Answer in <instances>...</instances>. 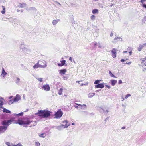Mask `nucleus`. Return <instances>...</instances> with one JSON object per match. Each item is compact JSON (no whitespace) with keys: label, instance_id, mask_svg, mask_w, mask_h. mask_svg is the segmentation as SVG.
I'll return each mask as SVG.
<instances>
[{"label":"nucleus","instance_id":"obj_1","mask_svg":"<svg viewBox=\"0 0 146 146\" xmlns=\"http://www.w3.org/2000/svg\"><path fill=\"white\" fill-rule=\"evenodd\" d=\"M52 113L48 110H38L36 114L38 115V116L41 118H46L51 115L50 113Z\"/></svg>","mask_w":146,"mask_h":146},{"label":"nucleus","instance_id":"obj_2","mask_svg":"<svg viewBox=\"0 0 146 146\" xmlns=\"http://www.w3.org/2000/svg\"><path fill=\"white\" fill-rule=\"evenodd\" d=\"M32 121L27 118L19 119L18 121L16 123H18L20 125H29L31 122Z\"/></svg>","mask_w":146,"mask_h":146},{"label":"nucleus","instance_id":"obj_3","mask_svg":"<svg viewBox=\"0 0 146 146\" xmlns=\"http://www.w3.org/2000/svg\"><path fill=\"white\" fill-rule=\"evenodd\" d=\"M14 119V117H12L9 120H4L2 122V124L3 125V127H6L7 129L8 126L11 123L15 121Z\"/></svg>","mask_w":146,"mask_h":146},{"label":"nucleus","instance_id":"obj_4","mask_svg":"<svg viewBox=\"0 0 146 146\" xmlns=\"http://www.w3.org/2000/svg\"><path fill=\"white\" fill-rule=\"evenodd\" d=\"M40 62H42L44 65H42V63L41 64H39V62L38 61L36 64L33 66V68L34 69H36L39 67L44 68H45L47 66V64L46 61H40Z\"/></svg>","mask_w":146,"mask_h":146},{"label":"nucleus","instance_id":"obj_5","mask_svg":"<svg viewBox=\"0 0 146 146\" xmlns=\"http://www.w3.org/2000/svg\"><path fill=\"white\" fill-rule=\"evenodd\" d=\"M63 113L61 111L60 109H59L58 110L57 112L55 113V116L56 118H60L62 115Z\"/></svg>","mask_w":146,"mask_h":146},{"label":"nucleus","instance_id":"obj_6","mask_svg":"<svg viewBox=\"0 0 146 146\" xmlns=\"http://www.w3.org/2000/svg\"><path fill=\"white\" fill-rule=\"evenodd\" d=\"M24 45V44H22L20 46V50L23 51L25 52H26L27 53H29L31 51V50L30 49L27 48L24 46H23Z\"/></svg>","mask_w":146,"mask_h":146},{"label":"nucleus","instance_id":"obj_7","mask_svg":"<svg viewBox=\"0 0 146 146\" xmlns=\"http://www.w3.org/2000/svg\"><path fill=\"white\" fill-rule=\"evenodd\" d=\"M42 89H44V90L46 91H49L50 90V87L49 85L48 84H46L43 85L42 87Z\"/></svg>","mask_w":146,"mask_h":146},{"label":"nucleus","instance_id":"obj_8","mask_svg":"<svg viewBox=\"0 0 146 146\" xmlns=\"http://www.w3.org/2000/svg\"><path fill=\"white\" fill-rule=\"evenodd\" d=\"M104 83H102L100 84H98L95 85V87L96 88H103L104 87Z\"/></svg>","mask_w":146,"mask_h":146},{"label":"nucleus","instance_id":"obj_9","mask_svg":"<svg viewBox=\"0 0 146 146\" xmlns=\"http://www.w3.org/2000/svg\"><path fill=\"white\" fill-rule=\"evenodd\" d=\"M7 74V73L5 72L4 69L3 68H2V71L1 72V76L3 77V78H4L6 77V75Z\"/></svg>","mask_w":146,"mask_h":146},{"label":"nucleus","instance_id":"obj_10","mask_svg":"<svg viewBox=\"0 0 146 146\" xmlns=\"http://www.w3.org/2000/svg\"><path fill=\"white\" fill-rule=\"evenodd\" d=\"M7 130L6 127L3 126H0V134L4 133Z\"/></svg>","mask_w":146,"mask_h":146},{"label":"nucleus","instance_id":"obj_11","mask_svg":"<svg viewBox=\"0 0 146 146\" xmlns=\"http://www.w3.org/2000/svg\"><path fill=\"white\" fill-rule=\"evenodd\" d=\"M21 99L20 96L18 95H16V97L13 99V101L17 102Z\"/></svg>","mask_w":146,"mask_h":146},{"label":"nucleus","instance_id":"obj_12","mask_svg":"<svg viewBox=\"0 0 146 146\" xmlns=\"http://www.w3.org/2000/svg\"><path fill=\"white\" fill-rule=\"evenodd\" d=\"M112 54V57L113 58H115L116 56V49L115 48H113L111 51Z\"/></svg>","mask_w":146,"mask_h":146},{"label":"nucleus","instance_id":"obj_13","mask_svg":"<svg viewBox=\"0 0 146 146\" xmlns=\"http://www.w3.org/2000/svg\"><path fill=\"white\" fill-rule=\"evenodd\" d=\"M66 60H64L60 61L61 63H58V65L60 67L62 66L65 64Z\"/></svg>","mask_w":146,"mask_h":146},{"label":"nucleus","instance_id":"obj_14","mask_svg":"<svg viewBox=\"0 0 146 146\" xmlns=\"http://www.w3.org/2000/svg\"><path fill=\"white\" fill-rule=\"evenodd\" d=\"M59 73L60 74H64L66 72V69H61L59 71Z\"/></svg>","mask_w":146,"mask_h":146},{"label":"nucleus","instance_id":"obj_15","mask_svg":"<svg viewBox=\"0 0 146 146\" xmlns=\"http://www.w3.org/2000/svg\"><path fill=\"white\" fill-rule=\"evenodd\" d=\"M63 123L65 124V125H63L64 126H63L64 128H67L70 125V124L68 125V121L67 120H64L63 121Z\"/></svg>","mask_w":146,"mask_h":146},{"label":"nucleus","instance_id":"obj_16","mask_svg":"<svg viewBox=\"0 0 146 146\" xmlns=\"http://www.w3.org/2000/svg\"><path fill=\"white\" fill-rule=\"evenodd\" d=\"M63 126H64L63 125H62L61 126H56L55 127L56 129L60 131L63 128H64Z\"/></svg>","mask_w":146,"mask_h":146},{"label":"nucleus","instance_id":"obj_17","mask_svg":"<svg viewBox=\"0 0 146 146\" xmlns=\"http://www.w3.org/2000/svg\"><path fill=\"white\" fill-rule=\"evenodd\" d=\"M110 81L111 82V84L112 86H114L117 82V80H111Z\"/></svg>","mask_w":146,"mask_h":146},{"label":"nucleus","instance_id":"obj_18","mask_svg":"<svg viewBox=\"0 0 146 146\" xmlns=\"http://www.w3.org/2000/svg\"><path fill=\"white\" fill-rule=\"evenodd\" d=\"M60 21V20L59 19L57 20H54L52 21V24L53 25H56L57 23Z\"/></svg>","mask_w":146,"mask_h":146},{"label":"nucleus","instance_id":"obj_19","mask_svg":"<svg viewBox=\"0 0 146 146\" xmlns=\"http://www.w3.org/2000/svg\"><path fill=\"white\" fill-rule=\"evenodd\" d=\"M144 47L143 45L140 44L139 47L137 48V49L139 51H140Z\"/></svg>","mask_w":146,"mask_h":146},{"label":"nucleus","instance_id":"obj_20","mask_svg":"<svg viewBox=\"0 0 146 146\" xmlns=\"http://www.w3.org/2000/svg\"><path fill=\"white\" fill-rule=\"evenodd\" d=\"M3 111L4 112H5L7 113H11V111L9 110L6 109L5 108H3Z\"/></svg>","mask_w":146,"mask_h":146},{"label":"nucleus","instance_id":"obj_21","mask_svg":"<svg viewBox=\"0 0 146 146\" xmlns=\"http://www.w3.org/2000/svg\"><path fill=\"white\" fill-rule=\"evenodd\" d=\"M3 99L1 97H0V108H2V106L3 104V101H2Z\"/></svg>","mask_w":146,"mask_h":146},{"label":"nucleus","instance_id":"obj_22","mask_svg":"<svg viewBox=\"0 0 146 146\" xmlns=\"http://www.w3.org/2000/svg\"><path fill=\"white\" fill-rule=\"evenodd\" d=\"M95 94V93H90L88 95V97L89 98H92Z\"/></svg>","mask_w":146,"mask_h":146},{"label":"nucleus","instance_id":"obj_23","mask_svg":"<svg viewBox=\"0 0 146 146\" xmlns=\"http://www.w3.org/2000/svg\"><path fill=\"white\" fill-rule=\"evenodd\" d=\"M26 4L25 3H23L22 4L20 3L19 4V7L21 8H23L26 6Z\"/></svg>","mask_w":146,"mask_h":146},{"label":"nucleus","instance_id":"obj_24","mask_svg":"<svg viewBox=\"0 0 146 146\" xmlns=\"http://www.w3.org/2000/svg\"><path fill=\"white\" fill-rule=\"evenodd\" d=\"M92 13L93 14H95L98 13V10L97 9H94L92 10Z\"/></svg>","mask_w":146,"mask_h":146},{"label":"nucleus","instance_id":"obj_25","mask_svg":"<svg viewBox=\"0 0 146 146\" xmlns=\"http://www.w3.org/2000/svg\"><path fill=\"white\" fill-rule=\"evenodd\" d=\"M20 79L18 78L17 77L16 79L15 80V82L17 84H19L20 83Z\"/></svg>","mask_w":146,"mask_h":146},{"label":"nucleus","instance_id":"obj_26","mask_svg":"<svg viewBox=\"0 0 146 146\" xmlns=\"http://www.w3.org/2000/svg\"><path fill=\"white\" fill-rule=\"evenodd\" d=\"M101 109L103 111L104 113H108L109 112L108 110V109H103V108H101Z\"/></svg>","mask_w":146,"mask_h":146},{"label":"nucleus","instance_id":"obj_27","mask_svg":"<svg viewBox=\"0 0 146 146\" xmlns=\"http://www.w3.org/2000/svg\"><path fill=\"white\" fill-rule=\"evenodd\" d=\"M109 73L111 77L116 78V77L112 73L111 71H110Z\"/></svg>","mask_w":146,"mask_h":146},{"label":"nucleus","instance_id":"obj_28","mask_svg":"<svg viewBox=\"0 0 146 146\" xmlns=\"http://www.w3.org/2000/svg\"><path fill=\"white\" fill-rule=\"evenodd\" d=\"M63 89L61 88L60 89L59 92H58V94L60 95H61L62 94Z\"/></svg>","mask_w":146,"mask_h":146},{"label":"nucleus","instance_id":"obj_29","mask_svg":"<svg viewBox=\"0 0 146 146\" xmlns=\"http://www.w3.org/2000/svg\"><path fill=\"white\" fill-rule=\"evenodd\" d=\"M23 114V113L22 112H21L20 113L18 114H15L14 115H16L17 116H22Z\"/></svg>","mask_w":146,"mask_h":146},{"label":"nucleus","instance_id":"obj_30","mask_svg":"<svg viewBox=\"0 0 146 146\" xmlns=\"http://www.w3.org/2000/svg\"><path fill=\"white\" fill-rule=\"evenodd\" d=\"M29 10H35L36 11V9L35 7H30L29 8Z\"/></svg>","mask_w":146,"mask_h":146},{"label":"nucleus","instance_id":"obj_31","mask_svg":"<svg viewBox=\"0 0 146 146\" xmlns=\"http://www.w3.org/2000/svg\"><path fill=\"white\" fill-rule=\"evenodd\" d=\"M36 79L40 82H41L42 81L43 78H36Z\"/></svg>","mask_w":146,"mask_h":146},{"label":"nucleus","instance_id":"obj_32","mask_svg":"<svg viewBox=\"0 0 146 146\" xmlns=\"http://www.w3.org/2000/svg\"><path fill=\"white\" fill-rule=\"evenodd\" d=\"M140 60H141L142 61V63H144V62L145 61V60H146V56L145 58H142Z\"/></svg>","mask_w":146,"mask_h":146},{"label":"nucleus","instance_id":"obj_33","mask_svg":"<svg viewBox=\"0 0 146 146\" xmlns=\"http://www.w3.org/2000/svg\"><path fill=\"white\" fill-rule=\"evenodd\" d=\"M6 144L8 146H12L13 145H11V143L9 142H6Z\"/></svg>","mask_w":146,"mask_h":146},{"label":"nucleus","instance_id":"obj_34","mask_svg":"<svg viewBox=\"0 0 146 146\" xmlns=\"http://www.w3.org/2000/svg\"><path fill=\"white\" fill-rule=\"evenodd\" d=\"M100 80H96L94 82V84H99V82H100Z\"/></svg>","mask_w":146,"mask_h":146},{"label":"nucleus","instance_id":"obj_35","mask_svg":"<svg viewBox=\"0 0 146 146\" xmlns=\"http://www.w3.org/2000/svg\"><path fill=\"white\" fill-rule=\"evenodd\" d=\"M35 146H40V143L38 142H35Z\"/></svg>","mask_w":146,"mask_h":146},{"label":"nucleus","instance_id":"obj_36","mask_svg":"<svg viewBox=\"0 0 146 146\" xmlns=\"http://www.w3.org/2000/svg\"><path fill=\"white\" fill-rule=\"evenodd\" d=\"M90 18L91 19L93 20H94L95 18V16L94 15H92L91 16Z\"/></svg>","mask_w":146,"mask_h":146},{"label":"nucleus","instance_id":"obj_37","mask_svg":"<svg viewBox=\"0 0 146 146\" xmlns=\"http://www.w3.org/2000/svg\"><path fill=\"white\" fill-rule=\"evenodd\" d=\"M44 133H42L39 135V137H40L44 138L45 137V136L44 135Z\"/></svg>","mask_w":146,"mask_h":146},{"label":"nucleus","instance_id":"obj_38","mask_svg":"<svg viewBox=\"0 0 146 146\" xmlns=\"http://www.w3.org/2000/svg\"><path fill=\"white\" fill-rule=\"evenodd\" d=\"M62 77L63 78V79L64 80H67L68 78V77L67 76H63Z\"/></svg>","mask_w":146,"mask_h":146},{"label":"nucleus","instance_id":"obj_39","mask_svg":"<svg viewBox=\"0 0 146 146\" xmlns=\"http://www.w3.org/2000/svg\"><path fill=\"white\" fill-rule=\"evenodd\" d=\"M131 94H127L125 96V98L126 99H127L128 97L130 96H131Z\"/></svg>","mask_w":146,"mask_h":146},{"label":"nucleus","instance_id":"obj_40","mask_svg":"<svg viewBox=\"0 0 146 146\" xmlns=\"http://www.w3.org/2000/svg\"><path fill=\"white\" fill-rule=\"evenodd\" d=\"M121 39V37H115L114 38V40H119Z\"/></svg>","mask_w":146,"mask_h":146},{"label":"nucleus","instance_id":"obj_41","mask_svg":"<svg viewBox=\"0 0 146 146\" xmlns=\"http://www.w3.org/2000/svg\"><path fill=\"white\" fill-rule=\"evenodd\" d=\"M99 45L98 46V47L99 48H103L104 47L102 46L99 43H98Z\"/></svg>","mask_w":146,"mask_h":146},{"label":"nucleus","instance_id":"obj_42","mask_svg":"<svg viewBox=\"0 0 146 146\" xmlns=\"http://www.w3.org/2000/svg\"><path fill=\"white\" fill-rule=\"evenodd\" d=\"M146 20V16H145L142 19V21L143 22H144Z\"/></svg>","mask_w":146,"mask_h":146},{"label":"nucleus","instance_id":"obj_43","mask_svg":"<svg viewBox=\"0 0 146 146\" xmlns=\"http://www.w3.org/2000/svg\"><path fill=\"white\" fill-rule=\"evenodd\" d=\"M5 8H3V10L1 11V12L2 14H4L5 13Z\"/></svg>","mask_w":146,"mask_h":146},{"label":"nucleus","instance_id":"obj_44","mask_svg":"<svg viewBox=\"0 0 146 146\" xmlns=\"http://www.w3.org/2000/svg\"><path fill=\"white\" fill-rule=\"evenodd\" d=\"M14 101H13V100H12L10 101L9 103V104H11L14 103Z\"/></svg>","mask_w":146,"mask_h":146},{"label":"nucleus","instance_id":"obj_45","mask_svg":"<svg viewBox=\"0 0 146 146\" xmlns=\"http://www.w3.org/2000/svg\"><path fill=\"white\" fill-rule=\"evenodd\" d=\"M13 146H22V145L21 143H19L17 145H13Z\"/></svg>","mask_w":146,"mask_h":146},{"label":"nucleus","instance_id":"obj_46","mask_svg":"<svg viewBox=\"0 0 146 146\" xmlns=\"http://www.w3.org/2000/svg\"><path fill=\"white\" fill-rule=\"evenodd\" d=\"M132 62H126V63H124V64H128L129 65H130L131 64Z\"/></svg>","mask_w":146,"mask_h":146},{"label":"nucleus","instance_id":"obj_47","mask_svg":"<svg viewBox=\"0 0 146 146\" xmlns=\"http://www.w3.org/2000/svg\"><path fill=\"white\" fill-rule=\"evenodd\" d=\"M122 83V81L121 80H119L118 82V84H121Z\"/></svg>","mask_w":146,"mask_h":146},{"label":"nucleus","instance_id":"obj_48","mask_svg":"<svg viewBox=\"0 0 146 146\" xmlns=\"http://www.w3.org/2000/svg\"><path fill=\"white\" fill-rule=\"evenodd\" d=\"M106 87H107L108 89H110L111 88V87L110 86H109L108 85H106Z\"/></svg>","mask_w":146,"mask_h":146},{"label":"nucleus","instance_id":"obj_49","mask_svg":"<svg viewBox=\"0 0 146 146\" xmlns=\"http://www.w3.org/2000/svg\"><path fill=\"white\" fill-rule=\"evenodd\" d=\"M75 104H76L77 105H78V106H82V104H80L75 103Z\"/></svg>","mask_w":146,"mask_h":146},{"label":"nucleus","instance_id":"obj_50","mask_svg":"<svg viewBox=\"0 0 146 146\" xmlns=\"http://www.w3.org/2000/svg\"><path fill=\"white\" fill-rule=\"evenodd\" d=\"M126 60L122 59L121 60V62H124Z\"/></svg>","mask_w":146,"mask_h":146},{"label":"nucleus","instance_id":"obj_51","mask_svg":"<svg viewBox=\"0 0 146 146\" xmlns=\"http://www.w3.org/2000/svg\"><path fill=\"white\" fill-rule=\"evenodd\" d=\"M142 6L144 7L146 9V4H143Z\"/></svg>","mask_w":146,"mask_h":146},{"label":"nucleus","instance_id":"obj_52","mask_svg":"<svg viewBox=\"0 0 146 146\" xmlns=\"http://www.w3.org/2000/svg\"><path fill=\"white\" fill-rule=\"evenodd\" d=\"M146 0H141L140 1L143 3V2L145 1Z\"/></svg>","mask_w":146,"mask_h":146},{"label":"nucleus","instance_id":"obj_53","mask_svg":"<svg viewBox=\"0 0 146 146\" xmlns=\"http://www.w3.org/2000/svg\"><path fill=\"white\" fill-rule=\"evenodd\" d=\"M113 33H112V32L111 33V34H110V37H112V36H113Z\"/></svg>","mask_w":146,"mask_h":146},{"label":"nucleus","instance_id":"obj_54","mask_svg":"<svg viewBox=\"0 0 146 146\" xmlns=\"http://www.w3.org/2000/svg\"><path fill=\"white\" fill-rule=\"evenodd\" d=\"M69 60H70L71 62H72V58L71 57H70Z\"/></svg>","mask_w":146,"mask_h":146},{"label":"nucleus","instance_id":"obj_55","mask_svg":"<svg viewBox=\"0 0 146 146\" xmlns=\"http://www.w3.org/2000/svg\"><path fill=\"white\" fill-rule=\"evenodd\" d=\"M74 107H75V108H77V109H78V106H76V105H74Z\"/></svg>","mask_w":146,"mask_h":146},{"label":"nucleus","instance_id":"obj_56","mask_svg":"<svg viewBox=\"0 0 146 146\" xmlns=\"http://www.w3.org/2000/svg\"><path fill=\"white\" fill-rule=\"evenodd\" d=\"M98 43L97 42H95L94 43V46H96L97 44Z\"/></svg>","mask_w":146,"mask_h":146},{"label":"nucleus","instance_id":"obj_57","mask_svg":"<svg viewBox=\"0 0 146 146\" xmlns=\"http://www.w3.org/2000/svg\"><path fill=\"white\" fill-rule=\"evenodd\" d=\"M129 53L130 55H131V54H132V51H131L129 52Z\"/></svg>","mask_w":146,"mask_h":146},{"label":"nucleus","instance_id":"obj_58","mask_svg":"<svg viewBox=\"0 0 146 146\" xmlns=\"http://www.w3.org/2000/svg\"><path fill=\"white\" fill-rule=\"evenodd\" d=\"M142 45H143L144 46H146V43L143 44Z\"/></svg>","mask_w":146,"mask_h":146},{"label":"nucleus","instance_id":"obj_59","mask_svg":"<svg viewBox=\"0 0 146 146\" xmlns=\"http://www.w3.org/2000/svg\"><path fill=\"white\" fill-rule=\"evenodd\" d=\"M145 70H146V68H144L143 70V71L144 72Z\"/></svg>","mask_w":146,"mask_h":146},{"label":"nucleus","instance_id":"obj_60","mask_svg":"<svg viewBox=\"0 0 146 146\" xmlns=\"http://www.w3.org/2000/svg\"><path fill=\"white\" fill-rule=\"evenodd\" d=\"M56 3H57L59 5H60V6H61V4L59 3H58V2H57Z\"/></svg>","mask_w":146,"mask_h":146},{"label":"nucleus","instance_id":"obj_61","mask_svg":"<svg viewBox=\"0 0 146 146\" xmlns=\"http://www.w3.org/2000/svg\"><path fill=\"white\" fill-rule=\"evenodd\" d=\"M125 127H122L121 129H125Z\"/></svg>","mask_w":146,"mask_h":146},{"label":"nucleus","instance_id":"obj_62","mask_svg":"<svg viewBox=\"0 0 146 146\" xmlns=\"http://www.w3.org/2000/svg\"><path fill=\"white\" fill-rule=\"evenodd\" d=\"M80 82H82V81H77L76 82L78 83H80Z\"/></svg>","mask_w":146,"mask_h":146},{"label":"nucleus","instance_id":"obj_63","mask_svg":"<svg viewBox=\"0 0 146 146\" xmlns=\"http://www.w3.org/2000/svg\"><path fill=\"white\" fill-rule=\"evenodd\" d=\"M82 106H84L85 107H86V105H85V104H83V105L82 104Z\"/></svg>","mask_w":146,"mask_h":146},{"label":"nucleus","instance_id":"obj_64","mask_svg":"<svg viewBox=\"0 0 146 146\" xmlns=\"http://www.w3.org/2000/svg\"><path fill=\"white\" fill-rule=\"evenodd\" d=\"M28 111V109H26V110L24 111V112H27Z\"/></svg>","mask_w":146,"mask_h":146}]
</instances>
